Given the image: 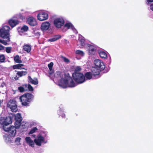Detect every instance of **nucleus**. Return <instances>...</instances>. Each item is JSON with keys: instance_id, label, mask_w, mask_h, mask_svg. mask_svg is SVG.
Instances as JSON below:
<instances>
[{"instance_id": "obj_57", "label": "nucleus", "mask_w": 153, "mask_h": 153, "mask_svg": "<svg viewBox=\"0 0 153 153\" xmlns=\"http://www.w3.org/2000/svg\"><path fill=\"white\" fill-rule=\"evenodd\" d=\"M22 121V120L21 119H20L19 120V123H21Z\"/></svg>"}, {"instance_id": "obj_10", "label": "nucleus", "mask_w": 153, "mask_h": 153, "mask_svg": "<svg viewBox=\"0 0 153 153\" xmlns=\"http://www.w3.org/2000/svg\"><path fill=\"white\" fill-rule=\"evenodd\" d=\"M44 138L43 136L39 134L37 136V139H35L34 142L37 145L40 146L41 145L42 143L44 142Z\"/></svg>"}, {"instance_id": "obj_35", "label": "nucleus", "mask_w": 153, "mask_h": 153, "mask_svg": "<svg viewBox=\"0 0 153 153\" xmlns=\"http://www.w3.org/2000/svg\"><path fill=\"white\" fill-rule=\"evenodd\" d=\"M38 129L36 127H34L31 129L28 134H33Z\"/></svg>"}, {"instance_id": "obj_6", "label": "nucleus", "mask_w": 153, "mask_h": 153, "mask_svg": "<svg viewBox=\"0 0 153 153\" xmlns=\"http://www.w3.org/2000/svg\"><path fill=\"white\" fill-rule=\"evenodd\" d=\"M64 21L62 18H57L56 19L53 21L54 25L57 28H61L64 25Z\"/></svg>"}, {"instance_id": "obj_45", "label": "nucleus", "mask_w": 153, "mask_h": 153, "mask_svg": "<svg viewBox=\"0 0 153 153\" xmlns=\"http://www.w3.org/2000/svg\"><path fill=\"white\" fill-rule=\"evenodd\" d=\"M19 19H21L22 20H23L25 19V17L23 16L22 14H20L19 16Z\"/></svg>"}, {"instance_id": "obj_38", "label": "nucleus", "mask_w": 153, "mask_h": 153, "mask_svg": "<svg viewBox=\"0 0 153 153\" xmlns=\"http://www.w3.org/2000/svg\"><path fill=\"white\" fill-rule=\"evenodd\" d=\"M18 89L20 92H23L25 90L24 87L21 86L18 87Z\"/></svg>"}, {"instance_id": "obj_25", "label": "nucleus", "mask_w": 153, "mask_h": 153, "mask_svg": "<svg viewBox=\"0 0 153 153\" xmlns=\"http://www.w3.org/2000/svg\"><path fill=\"white\" fill-rule=\"evenodd\" d=\"M92 76L93 75L91 73L87 72L85 74L84 76L87 79H90L92 78Z\"/></svg>"}, {"instance_id": "obj_16", "label": "nucleus", "mask_w": 153, "mask_h": 153, "mask_svg": "<svg viewBox=\"0 0 153 153\" xmlns=\"http://www.w3.org/2000/svg\"><path fill=\"white\" fill-rule=\"evenodd\" d=\"M87 46L88 47V50L89 53L92 55L96 51V48L91 44H88Z\"/></svg>"}, {"instance_id": "obj_54", "label": "nucleus", "mask_w": 153, "mask_h": 153, "mask_svg": "<svg viewBox=\"0 0 153 153\" xmlns=\"http://www.w3.org/2000/svg\"><path fill=\"white\" fill-rule=\"evenodd\" d=\"M32 136L33 137H34L35 138L36 137V135L35 134H33L32 135Z\"/></svg>"}, {"instance_id": "obj_59", "label": "nucleus", "mask_w": 153, "mask_h": 153, "mask_svg": "<svg viewBox=\"0 0 153 153\" xmlns=\"http://www.w3.org/2000/svg\"><path fill=\"white\" fill-rule=\"evenodd\" d=\"M15 72H16V70H15Z\"/></svg>"}, {"instance_id": "obj_28", "label": "nucleus", "mask_w": 153, "mask_h": 153, "mask_svg": "<svg viewBox=\"0 0 153 153\" xmlns=\"http://www.w3.org/2000/svg\"><path fill=\"white\" fill-rule=\"evenodd\" d=\"M13 69H25L26 70V69L25 68H20V66L19 65V64H17L16 65H14L13 66Z\"/></svg>"}, {"instance_id": "obj_30", "label": "nucleus", "mask_w": 153, "mask_h": 153, "mask_svg": "<svg viewBox=\"0 0 153 153\" xmlns=\"http://www.w3.org/2000/svg\"><path fill=\"white\" fill-rule=\"evenodd\" d=\"M33 33L35 36L37 37H38L40 36V33L38 30H33Z\"/></svg>"}, {"instance_id": "obj_3", "label": "nucleus", "mask_w": 153, "mask_h": 153, "mask_svg": "<svg viewBox=\"0 0 153 153\" xmlns=\"http://www.w3.org/2000/svg\"><path fill=\"white\" fill-rule=\"evenodd\" d=\"M72 77L75 81L78 84L83 83L85 80V76L82 73L72 74Z\"/></svg>"}, {"instance_id": "obj_7", "label": "nucleus", "mask_w": 153, "mask_h": 153, "mask_svg": "<svg viewBox=\"0 0 153 153\" xmlns=\"http://www.w3.org/2000/svg\"><path fill=\"white\" fill-rule=\"evenodd\" d=\"M4 130L5 131H8L9 135L11 137H14L16 133V128L14 126L4 128Z\"/></svg>"}, {"instance_id": "obj_41", "label": "nucleus", "mask_w": 153, "mask_h": 153, "mask_svg": "<svg viewBox=\"0 0 153 153\" xmlns=\"http://www.w3.org/2000/svg\"><path fill=\"white\" fill-rule=\"evenodd\" d=\"M11 48L10 47H7L6 48V51L7 53H10L11 52Z\"/></svg>"}, {"instance_id": "obj_49", "label": "nucleus", "mask_w": 153, "mask_h": 153, "mask_svg": "<svg viewBox=\"0 0 153 153\" xmlns=\"http://www.w3.org/2000/svg\"><path fill=\"white\" fill-rule=\"evenodd\" d=\"M150 8L151 10H153V4H151L150 5Z\"/></svg>"}, {"instance_id": "obj_23", "label": "nucleus", "mask_w": 153, "mask_h": 153, "mask_svg": "<svg viewBox=\"0 0 153 153\" xmlns=\"http://www.w3.org/2000/svg\"><path fill=\"white\" fill-rule=\"evenodd\" d=\"M98 53L100 57L103 59H105L107 57V55L106 53L104 51H98Z\"/></svg>"}, {"instance_id": "obj_14", "label": "nucleus", "mask_w": 153, "mask_h": 153, "mask_svg": "<svg viewBox=\"0 0 153 153\" xmlns=\"http://www.w3.org/2000/svg\"><path fill=\"white\" fill-rule=\"evenodd\" d=\"M50 23L48 22H45L42 23L41 28L42 30H48L50 26Z\"/></svg>"}, {"instance_id": "obj_20", "label": "nucleus", "mask_w": 153, "mask_h": 153, "mask_svg": "<svg viewBox=\"0 0 153 153\" xmlns=\"http://www.w3.org/2000/svg\"><path fill=\"white\" fill-rule=\"evenodd\" d=\"M25 140L27 144L32 147H34V142L32 140L30 137H27L25 138Z\"/></svg>"}, {"instance_id": "obj_26", "label": "nucleus", "mask_w": 153, "mask_h": 153, "mask_svg": "<svg viewBox=\"0 0 153 153\" xmlns=\"http://www.w3.org/2000/svg\"><path fill=\"white\" fill-rule=\"evenodd\" d=\"M14 60L16 63H20L22 62V61L20 59L19 56L18 55H16L14 57Z\"/></svg>"}, {"instance_id": "obj_44", "label": "nucleus", "mask_w": 153, "mask_h": 153, "mask_svg": "<svg viewBox=\"0 0 153 153\" xmlns=\"http://www.w3.org/2000/svg\"><path fill=\"white\" fill-rule=\"evenodd\" d=\"M54 73V71L52 69H49V70L48 71V74L50 76H51Z\"/></svg>"}, {"instance_id": "obj_19", "label": "nucleus", "mask_w": 153, "mask_h": 153, "mask_svg": "<svg viewBox=\"0 0 153 153\" xmlns=\"http://www.w3.org/2000/svg\"><path fill=\"white\" fill-rule=\"evenodd\" d=\"M25 140L27 144L32 147H34V142L32 140L30 137H27L25 138Z\"/></svg>"}, {"instance_id": "obj_27", "label": "nucleus", "mask_w": 153, "mask_h": 153, "mask_svg": "<svg viewBox=\"0 0 153 153\" xmlns=\"http://www.w3.org/2000/svg\"><path fill=\"white\" fill-rule=\"evenodd\" d=\"M64 27H67L68 29H69L70 28L73 29L74 28L73 25L70 23H66L64 25Z\"/></svg>"}, {"instance_id": "obj_47", "label": "nucleus", "mask_w": 153, "mask_h": 153, "mask_svg": "<svg viewBox=\"0 0 153 153\" xmlns=\"http://www.w3.org/2000/svg\"><path fill=\"white\" fill-rule=\"evenodd\" d=\"M8 137V135L7 134H5L4 136V138H5V139H6V138Z\"/></svg>"}, {"instance_id": "obj_33", "label": "nucleus", "mask_w": 153, "mask_h": 153, "mask_svg": "<svg viewBox=\"0 0 153 153\" xmlns=\"http://www.w3.org/2000/svg\"><path fill=\"white\" fill-rule=\"evenodd\" d=\"M76 53L81 56H83L84 55V53L82 51L79 50H76Z\"/></svg>"}, {"instance_id": "obj_53", "label": "nucleus", "mask_w": 153, "mask_h": 153, "mask_svg": "<svg viewBox=\"0 0 153 153\" xmlns=\"http://www.w3.org/2000/svg\"><path fill=\"white\" fill-rule=\"evenodd\" d=\"M3 47L1 45H0V50L2 49Z\"/></svg>"}, {"instance_id": "obj_40", "label": "nucleus", "mask_w": 153, "mask_h": 153, "mask_svg": "<svg viewBox=\"0 0 153 153\" xmlns=\"http://www.w3.org/2000/svg\"><path fill=\"white\" fill-rule=\"evenodd\" d=\"M59 117H60V116H61L62 117V118H65V114L61 111H60L59 112Z\"/></svg>"}, {"instance_id": "obj_32", "label": "nucleus", "mask_w": 153, "mask_h": 153, "mask_svg": "<svg viewBox=\"0 0 153 153\" xmlns=\"http://www.w3.org/2000/svg\"><path fill=\"white\" fill-rule=\"evenodd\" d=\"M28 30V27L26 25H24L21 28V30L24 32H26Z\"/></svg>"}, {"instance_id": "obj_42", "label": "nucleus", "mask_w": 153, "mask_h": 153, "mask_svg": "<svg viewBox=\"0 0 153 153\" xmlns=\"http://www.w3.org/2000/svg\"><path fill=\"white\" fill-rule=\"evenodd\" d=\"M28 89L30 91H33V88L31 85L29 84L28 85Z\"/></svg>"}, {"instance_id": "obj_43", "label": "nucleus", "mask_w": 153, "mask_h": 153, "mask_svg": "<svg viewBox=\"0 0 153 153\" xmlns=\"http://www.w3.org/2000/svg\"><path fill=\"white\" fill-rule=\"evenodd\" d=\"M53 65V63L52 62H51L48 65V67L49 68V69H52Z\"/></svg>"}, {"instance_id": "obj_48", "label": "nucleus", "mask_w": 153, "mask_h": 153, "mask_svg": "<svg viewBox=\"0 0 153 153\" xmlns=\"http://www.w3.org/2000/svg\"><path fill=\"white\" fill-rule=\"evenodd\" d=\"M147 1L149 3H151L153 2V0H147Z\"/></svg>"}, {"instance_id": "obj_39", "label": "nucleus", "mask_w": 153, "mask_h": 153, "mask_svg": "<svg viewBox=\"0 0 153 153\" xmlns=\"http://www.w3.org/2000/svg\"><path fill=\"white\" fill-rule=\"evenodd\" d=\"M62 57L63 58L64 61L65 62L68 63L70 62V60L66 57L62 56Z\"/></svg>"}, {"instance_id": "obj_37", "label": "nucleus", "mask_w": 153, "mask_h": 153, "mask_svg": "<svg viewBox=\"0 0 153 153\" xmlns=\"http://www.w3.org/2000/svg\"><path fill=\"white\" fill-rule=\"evenodd\" d=\"M79 41L80 42L81 45L82 46H83L85 45V40L83 38H79Z\"/></svg>"}, {"instance_id": "obj_56", "label": "nucleus", "mask_w": 153, "mask_h": 153, "mask_svg": "<svg viewBox=\"0 0 153 153\" xmlns=\"http://www.w3.org/2000/svg\"><path fill=\"white\" fill-rule=\"evenodd\" d=\"M2 40L0 39V43H2Z\"/></svg>"}, {"instance_id": "obj_17", "label": "nucleus", "mask_w": 153, "mask_h": 153, "mask_svg": "<svg viewBox=\"0 0 153 153\" xmlns=\"http://www.w3.org/2000/svg\"><path fill=\"white\" fill-rule=\"evenodd\" d=\"M91 71L92 74L94 76L99 75L100 72L101 71L99 70V69L96 68V67H95L91 69Z\"/></svg>"}, {"instance_id": "obj_58", "label": "nucleus", "mask_w": 153, "mask_h": 153, "mask_svg": "<svg viewBox=\"0 0 153 153\" xmlns=\"http://www.w3.org/2000/svg\"><path fill=\"white\" fill-rule=\"evenodd\" d=\"M78 33V32H77L76 31V33Z\"/></svg>"}, {"instance_id": "obj_46", "label": "nucleus", "mask_w": 153, "mask_h": 153, "mask_svg": "<svg viewBox=\"0 0 153 153\" xmlns=\"http://www.w3.org/2000/svg\"><path fill=\"white\" fill-rule=\"evenodd\" d=\"M28 85L27 84H24L22 85L23 87H24V88L25 89H26L27 88H28Z\"/></svg>"}, {"instance_id": "obj_21", "label": "nucleus", "mask_w": 153, "mask_h": 153, "mask_svg": "<svg viewBox=\"0 0 153 153\" xmlns=\"http://www.w3.org/2000/svg\"><path fill=\"white\" fill-rule=\"evenodd\" d=\"M55 77L57 78L61 79L63 78V74L62 72L60 71H56L54 74Z\"/></svg>"}, {"instance_id": "obj_51", "label": "nucleus", "mask_w": 153, "mask_h": 153, "mask_svg": "<svg viewBox=\"0 0 153 153\" xmlns=\"http://www.w3.org/2000/svg\"><path fill=\"white\" fill-rule=\"evenodd\" d=\"M4 85V83H3L1 84V87H3Z\"/></svg>"}, {"instance_id": "obj_22", "label": "nucleus", "mask_w": 153, "mask_h": 153, "mask_svg": "<svg viewBox=\"0 0 153 153\" xmlns=\"http://www.w3.org/2000/svg\"><path fill=\"white\" fill-rule=\"evenodd\" d=\"M23 50L27 53L30 52L31 50V46L30 45L26 44L23 46Z\"/></svg>"}, {"instance_id": "obj_12", "label": "nucleus", "mask_w": 153, "mask_h": 153, "mask_svg": "<svg viewBox=\"0 0 153 153\" xmlns=\"http://www.w3.org/2000/svg\"><path fill=\"white\" fill-rule=\"evenodd\" d=\"M27 71H17L16 73V76L14 77V79L16 80H18L19 77L25 75L27 74Z\"/></svg>"}, {"instance_id": "obj_60", "label": "nucleus", "mask_w": 153, "mask_h": 153, "mask_svg": "<svg viewBox=\"0 0 153 153\" xmlns=\"http://www.w3.org/2000/svg\"><path fill=\"white\" fill-rule=\"evenodd\" d=\"M153 11V10H152Z\"/></svg>"}, {"instance_id": "obj_29", "label": "nucleus", "mask_w": 153, "mask_h": 153, "mask_svg": "<svg viewBox=\"0 0 153 153\" xmlns=\"http://www.w3.org/2000/svg\"><path fill=\"white\" fill-rule=\"evenodd\" d=\"M75 86V84L74 81L71 79V81L69 84L68 83V87H73Z\"/></svg>"}, {"instance_id": "obj_18", "label": "nucleus", "mask_w": 153, "mask_h": 153, "mask_svg": "<svg viewBox=\"0 0 153 153\" xmlns=\"http://www.w3.org/2000/svg\"><path fill=\"white\" fill-rule=\"evenodd\" d=\"M28 78L29 80V82L32 84H34V85H36L38 83V81L36 78H34V79H33L30 76H29L28 77Z\"/></svg>"}, {"instance_id": "obj_1", "label": "nucleus", "mask_w": 153, "mask_h": 153, "mask_svg": "<svg viewBox=\"0 0 153 153\" xmlns=\"http://www.w3.org/2000/svg\"><path fill=\"white\" fill-rule=\"evenodd\" d=\"M34 96L31 93H26L21 96L19 98L20 101L22 105L28 106L33 100Z\"/></svg>"}, {"instance_id": "obj_2", "label": "nucleus", "mask_w": 153, "mask_h": 153, "mask_svg": "<svg viewBox=\"0 0 153 153\" xmlns=\"http://www.w3.org/2000/svg\"><path fill=\"white\" fill-rule=\"evenodd\" d=\"M10 27L8 26H5L2 28L0 29V36L3 39L10 40L9 34Z\"/></svg>"}, {"instance_id": "obj_13", "label": "nucleus", "mask_w": 153, "mask_h": 153, "mask_svg": "<svg viewBox=\"0 0 153 153\" xmlns=\"http://www.w3.org/2000/svg\"><path fill=\"white\" fill-rule=\"evenodd\" d=\"M12 122L11 119L10 117H8L4 119V121L1 123L3 125V129L4 128H6L5 126H7V125L11 124Z\"/></svg>"}, {"instance_id": "obj_34", "label": "nucleus", "mask_w": 153, "mask_h": 153, "mask_svg": "<svg viewBox=\"0 0 153 153\" xmlns=\"http://www.w3.org/2000/svg\"><path fill=\"white\" fill-rule=\"evenodd\" d=\"M5 59V57L3 54L0 55V62H4Z\"/></svg>"}, {"instance_id": "obj_15", "label": "nucleus", "mask_w": 153, "mask_h": 153, "mask_svg": "<svg viewBox=\"0 0 153 153\" xmlns=\"http://www.w3.org/2000/svg\"><path fill=\"white\" fill-rule=\"evenodd\" d=\"M19 22L17 20L11 19L9 20L8 23L12 28L15 27L19 24Z\"/></svg>"}, {"instance_id": "obj_4", "label": "nucleus", "mask_w": 153, "mask_h": 153, "mask_svg": "<svg viewBox=\"0 0 153 153\" xmlns=\"http://www.w3.org/2000/svg\"><path fill=\"white\" fill-rule=\"evenodd\" d=\"M7 106L10 108L13 112H15L17 111L16 102L14 100H10L8 102Z\"/></svg>"}, {"instance_id": "obj_50", "label": "nucleus", "mask_w": 153, "mask_h": 153, "mask_svg": "<svg viewBox=\"0 0 153 153\" xmlns=\"http://www.w3.org/2000/svg\"><path fill=\"white\" fill-rule=\"evenodd\" d=\"M1 43H3L4 45H6L7 44V42H6L3 40H2V42Z\"/></svg>"}, {"instance_id": "obj_31", "label": "nucleus", "mask_w": 153, "mask_h": 153, "mask_svg": "<svg viewBox=\"0 0 153 153\" xmlns=\"http://www.w3.org/2000/svg\"><path fill=\"white\" fill-rule=\"evenodd\" d=\"M81 68L79 66L77 67L74 70V72L73 74H76V73H81L79 71L81 70Z\"/></svg>"}, {"instance_id": "obj_11", "label": "nucleus", "mask_w": 153, "mask_h": 153, "mask_svg": "<svg viewBox=\"0 0 153 153\" xmlns=\"http://www.w3.org/2000/svg\"><path fill=\"white\" fill-rule=\"evenodd\" d=\"M68 81L63 78L60 79L59 82V85L62 88H65L68 87Z\"/></svg>"}, {"instance_id": "obj_55", "label": "nucleus", "mask_w": 153, "mask_h": 153, "mask_svg": "<svg viewBox=\"0 0 153 153\" xmlns=\"http://www.w3.org/2000/svg\"><path fill=\"white\" fill-rule=\"evenodd\" d=\"M2 103V102L1 100H0V107L1 106V104Z\"/></svg>"}, {"instance_id": "obj_9", "label": "nucleus", "mask_w": 153, "mask_h": 153, "mask_svg": "<svg viewBox=\"0 0 153 153\" xmlns=\"http://www.w3.org/2000/svg\"><path fill=\"white\" fill-rule=\"evenodd\" d=\"M28 24L30 26H35L37 25L36 19L32 16H29L27 19Z\"/></svg>"}, {"instance_id": "obj_52", "label": "nucleus", "mask_w": 153, "mask_h": 153, "mask_svg": "<svg viewBox=\"0 0 153 153\" xmlns=\"http://www.w3.org/2000/svg\"><path fill=\"white\" fill-rule=\"evenodd\" d=\"M19 65L20 66V68H22V66H23L24 65L23 64H19Z\"/></svg>"}, {"instance_id": "obj_5", "label": "nucleus", "mask_w": 153, "mask_h": 153, "mask_svg": "<svg viewBox=\"0 0 153 153\" xmlns=\"http://www.w3.org/2000/svg\"><path fill=\"white\" fill-rule=\"evenodd\" d=\"M95 67L99 69V70L102 71L105 68V65L104 63L100 60L95 59L94 61Z\"/></svg>"}, {"instance_id": "obj_24", "label": "nucleus", "mask_w": 153, "mask_h": 153, "mask_svg": "<svg viewBox=\"0 0 153 153\" xmlns=\"http://www.w3.org/2000/svg\"><path fill=\"white\" fill-rule=\"evenodd\" d=\"M61 37V36L60 35H55L53 38L49 39L48 41L52 42H54L60 39Z\"/></svg>"}, {"instance_id": "obj_8", "label": "nucleus", "mask_w": 153, "mask_h": 153, "mask_svg": "<svg viewBox=\"0 0 153 153\" xmlns=\"http://www.w3.org/2000/svg\"><path fill=\"white\" fill-rule=\"evenodd\" d=\"M37 19L40 21H43L47 20L48 18V14L45 12L40 13L37 16Z\"/></svg>"}, {"instance_id": "obj_36", "label": "nucleus", "mask_w": 153, "mask_h": 153, "mask_svg": "<svg viewBox=\"0 0 153 153\" xmlns=\"http://www.w3.org/2000/svg\"><path fill=\"white\" fill-rule=\"evenodd\" d=\"M21 138L20 137H17L16 138L15 140V143L17 145H19L20 144V141L21 140Z\"/></svg>"}]
</instances>
